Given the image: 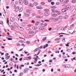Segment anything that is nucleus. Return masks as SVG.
Returning a JSON list of instances; mask_svg holds the SVG:
<instances>
[{"label": "nucleus", "mask_w": 76, "mask_h": 76, "mask_svg": "<svg viewBox=\"0 0 76 76\" xmlns=\"http://www.w3.org/2000/svg\"><path fill=\"white\" fill-rule=\"evenodd\" d=\"M47 39V38H46V37H44L43 39H42V41H45V40H46V39Z\"/></svg>", "instance_id": "22"}, {"label": "nucleus", "mask_w": 76, "mask_h": 76, "mask_svg": "<svg viewBox=\"0 0 76 76\" xmlns=\"http://www.w3.org/2000/svg\"><path fill=\"white\" fill-rule=\"evenodd\" d=\"M54 2H51V4H52V5H54Z\"/></svg>", "instance_id": "44"}, {"label": "nucleus", "mask_w": 76, "mask_h": 76, "mask_svg": "<svg viewBox=\"0 0 76 76\" xmlns=\"http://www.w3.org/2000/svg\"><path fill=\"white\" fill-rule=\"evenodd\" d=\"M67 10H68L67 9H66L65 8L64 9L62 10V12H66V11H67Z\"/></svg>", "instance_id": "5"}, {"label": "nucleus", "mask_w": 76, "mask_h": 76, "mask_svg": "<svg viewBox=\"0 0 76 76\" xmlns=\"http://www.w3.org/2000/svg\"><path fill=\"white\" fill-rule=\"evenodd\" d=\"M24 53H25V54H27V53H28V52H25V51H24Z\"/></svg>", "instance_id": "59"}, {"label": "nucleus", "mask_w": 76, "mask_h": 76, "mask_svg": "<svg viewBox=\"0 0 76 76\" xmlns=\"http://www.w3.org/2000/svg\"><path fill=\"white\" fill-rule=\"evenodd\" d=\"M44 26H47V24L45 23L44 24Z\"/></svg>", "instance_id": "55"}, {"label": "nucleus", "mask_w": 76, "mask_h": 76, "mask_svg": "<svg viewBox=\"0 0 76 76\" xmlns=\"http://www.w3.org/2000/svg\"><path fill=\"white\" fill-rule=\"evenodd\" d=\"M37 42H39V39H37L35 41V42H37Z\"/></svg>", "instance_id": "46"}, {"label": "nucleus", "mask_w": 76, "mask_h": 76, "mask_svg": "<svg viewBox=\"0 0 76 76\" xmlns=\"http://www.w3.org/2000/svg\"><path fill=\"white\" fill-rule=\"evenodd\" d=\"M56 13H57L58 15H60V12L57 10L56 11Z\"/></svg>", "instance_id": "18"}, {"label": "nucleus", "mask_w": 76, "mask_h": 76, "mask_svg": "<svg viewBox=\"0 0 76 76\" xmlns=\"http://www.w3.org/2000/svg\"><path fill=\"white\" fill-rule=\"evenodd\" d=\"M10 20L11 22H13L14 21V20H13V18L12 17H11L10 18Z\"/></svg>", "instance_id": "17"}, {"label": "nucleus", "mask_w": 76, "mask_h": 76, "mask_svg": "<svg viewBox=\"0 0 76 76\" xmlns=\"http://www.w3.org/2000/svg\"><path fill=\"white\" fill-rule=\"evenodd\" d=\"M39 23V22H37L36 23V25H38Z\"/></svg>", "instance_id": "40"}, {"label": "nucleus", "mask_w": 76, "mask_h": 76, "mask_svg": "<svg viewBox=\"0 0 76 76\" xmlns=\"http://www.w3.org/2000/svg\"><path fill=\"white\" fill-rule=\"evenodd\" d=\"M0 22H1V23H0V25H1V24H3V21H1Z\"/></svg>", "instance_id": "39"}, {"label": "nucleus", "mask_w": 76, "mask_h": 76, "mask_svg": "<svg viewBox=\"0 0 76 76\" xmlns=\"http://www.w3.org/2000/svg\"><path fill=\"white\" fill-rule=\"evenodd\" d=\"M26 12L27 13H28V12H29V10H26Z\"/></svg>", "instance_id": "62"}, {"label": "nucleus", "mask_w": 76, "mask_h": 76, "mask_svg": "<svg viewBox=\"0 0 76 76\" xmlns=\"http://www.w3.org/2000/svg\"><path fill=\"white\" fill-rule=\"evenodd\" d=\"M72 3H75L76 2V0H73L72 1Z\"/></svg>", "instance_id": "30"}, {"label": "nucleus", "mask_w": 76, "mask_h": 76, "mask_svg": "<svg viewBox=\"0 0 76 76\" xmlns=\"http://www.w3.org/2000/svg\"><path fill=\"white\" fill-rule=\"evenodd\" d=\"M10 65L11 66H12L13 65V63L12 62H10Z\"/></svg>", "instance_id": "43"}, {"label": "nucleus", "mask_w": 76, "mask_h": 76, "mask_svg": "<svg viewBox=\"0 0 76 76\" xmlns=\"http://www.w3.org/2000/svg\"><path fill=\"white\" fill-rule=\"evenodd\" d=\"M29 70V69H28V68H26L24 70V73H26V72H27V71Z\"/></svg>", "instance_id": "3"}, {"label": "nucleus", "mask_w": 76, "mask_h": 76, "mask_svg": "<svg viewBox=\"0 0 76 76\" xmlns=\"http://www.w3.org/2000/svg\"><path fill=\"white\" fill-rule=\"evenodd\" d=\"M44 27H41L39 28V30H44Z\"/></svg>", "instance_id": "11"}, {"label": "nucleus", "mask_w": 76, "mask_h": 76, "mask_svg": "<svg viewBox=\"0 0 76 76\" xmlns=\"http://www.w3.org/2000/svg\"><path fill=\"white\" fill-rule=\"evenodd\" d=\"M56 5H59V4H60V3H59V2H57L56 3Z\"/></svg>", "instance_id": "41"}, {"label": "nucleus", "mask_w": 76, "mask_h": 76, "mask_svg": "<svg viewBox=\"0 0 76 76\" xmlns=\"http://www.w3.org/2000/svg\"><path fill=\"white\" fill-rule=\"evenodd\" d=\"M59 18L60 19H62V17H61V16H60L59 17Z\"/></svg>", "instance_id": "54"}, {"label": "nucleus", "mask_w": 76, "mask_h": 76, "mask_svg": "<svg viewBox=\"0 0 76 76\" xmlns=\"http://www.w3.org/2000/svg\"><path fill=\"white\" fill-rule=\"evenodd\" d=\"M41 4H42V5H44L45 4V2H41Z\"/></svg>", "instance_id": "37"}, {"label": "nucleus", "mask_w": 76, "mask_h": 76, "mask_svg": "<svg viewBox=\"0 0 76 76\" xmlns=\"http://www.w3.org/2000/svg\"><path fill=\"white\" fill-rule=\"evenodd\" d=\"M23 3L26 5H28V2L26 0H24Z\"/></svg>", "instance_id": "1"}, {"label": "nucleus", "mask_w": 76, "mask_h": 76, "mask_svg": "<svg viewBox=\"0 0 76 76\" xmlns=\"http://www.w3.org/2000/svg\"><path fill=\"white\" fill-rule=\"evenodd\" d=\"M36 18H42L40 16H38Z\"/></svg>", "instance_id": "49"}, {"label": "nucleus", "mask_w": 76, "mask_h": 76, "mask_svg": "<svg viewBox=\"0 0 76 76\" xmlns=\"http://www.w3.org/2000/svg\"><path fill=\"white\" fill-rule=\"evenodd\" d=\"M44 11L45 12H48V11H49V10H48V9H45L44 10Z\"/></svg>", "instance_id": "25"}, {"label": "nucleus", "mask_w": 76, "mask_h": 76, "mask_svg": "<svg viewBox=\"0 0 76 76\" xmlns=\"http://www.w3.org/2000/svg\"><path fill=\"white\" fill-rule=\"evenodd\" d=\"M8 40H12L13 39L12 38H8Z\"/></svg>", "instance_id": "45"}, {"label": "nucleus", "mask_w": 76, "mask_h": 76, "mask_svg": "<svg viewBox=\"0 0 76 76\" xmlns=\"http://www.w3.org/2000/svg\"><path fill=\"white\" fill-rule=\"evenodd\" d=\"M20 74L21 76H22L23 75V73H22L21 72H20Z\"/></svg>", "instance_id": "58"}, {"label": "nucleus", "mask_w": 76, "mask_h": 76, "mask_svg": "<svg viewBox=\"0 0 76 76\" xmlns=\"http://www.w3.org/2000/svg\"><path fill=\"white\" fill-rule=\"evenodd\" d=\"M63 39H62V42H66V41H65V38L64 37Z\"/></svg>", "instance_id": "21"}, {"label": "nucleus", "mask_w": 76, "mask_h": 76, "mask_svg": "<svg viewBox=\"0 0 76 76\" xmlns=\"http://www.w3.org/2000/svg\"><path fill=\"white\" fill-rule=\"evenodd\" d=\"M39 50V48H37L36 49L34 50V52H36V51H37L38 50Z\"/></svg>", "instance_id": "16"}, {"label": "nucleus", "mask_w": 76, "mask_h": 76, "mask_svg": "<svg viewBox=\"0 0 76 76\" xmlns=\"http://www.w3.org/2000/svg\"><path fill=\"white\" fill-rule=\"evenodd\" d=\"M68 17V15H66L64 17V19H67Z\"/></svg>", "instance_id": "23"}, {"label": "nucleus", "mask_w": 76, "mask_h": 76, "mask_svg": "<svg viewBox=\"0 0 76 76\" xmlns=\"http://www.w3.org/2000/svg\"><path fill=\"white\" fill-rule=\"evenodd\" d=\"M23 10V8H21L20 9V12H22V11Z\"/></svg>", "instance_id": "20"}, {"label": "nucleus", "mask_w": 76, "mask_h": 76, "mask_svg": "<svg viewBox=\"0 0 76 76\" xmlns=\"http://www.w3.org/2000/svg\"><path fill=\"white\" fill-rule=\"evenodd\" d=\"M31 22H32V23H35V21L34 20H32Z\"/></svg>", "instance_id": "61"}, {"label": "nucleus", "mask_w": 76, "mask_h": 76, "mask_svg": "<svg viewBox=\"0 0 76 76\" xmlns=\"http://www.w3.org/2000/svg\"><path fill=\"white\" fill-rule=\"evenodd\" d=\"M67 51H68V52H70V49H67Z\"/></svg>", "instance_id": "42"}, {"label": "nucleus", "mask_w": 76, "mask_h": 76, "mask_svg": "<svg viewBox=\"0 0 76 76\" xmlns=\"http://www.w3.org/2000/svg\"><path fill=\"white\" fill-rule=\"evenodd\" d=\"M10 60L11 61L13 62L14 61V59H13L12 58L10 59Z\"/></svg>", "instance_id": "34"}, {"label": "nucleus", "mask_w": 76, "mask_h": 76, "mask_svg": "<svg viewBox=\"0 0 76 76\" xmlns=\"http://www.w3.org/2000/svg\"><path fill=\"white\" fill-rule=\"evenodd\" d=\"M33 4L34 6H37L38 5V3H36V2H34V3Z\"/></svg>", "instance_id": "19"}, {"label": "nucleus", "mask_w": 76, "mask_h": 76, "mask_svg": "<svg viewBox=\"0 0 76 76\" xmlns=\"http://www.w3.org/2000/svg\"><path fill=\"white\" fill-rule=\"evenodd\" d=\"M20 61H22V58H21L19 59Z\"/></svg>", "instance_id": "63"}, {"label": "nucleus", "mask_w": 76, "mask_h": 76, "mask_svg": "<svg viewBox=\"0 0 76 76\" xmlns=\"http://www.w3.org/2000/svg\"><path fill=\"white\" fill-rule=\"evenodd\" d=\"M19 7H17L15 9V11L16 12H18V11H19Z\"/></svg>", "instance_id": "6"}, {"label": "nucleus", "mask_w": 76, "mask_h": 76, "mask_svg": "<svg viewBox=\"0 0 76 76\" xmlns=\"http://www.w3.org/2000/svg\"><path fill=\"white\" fill-rule=\"evenodd\" d=\"M57 7H56L55 6H52L51 7V8H52V9H56Z\"/></svg>", "instance_id": "33"}, {"label": "nucleus", "mask_w": 76, "mask_h": 76, "mask_svg": "<svg viewBox=\"0 0 76 76\" xmlns=\"http://www.w3.org/2000/svg\"><path fill=\"white\" fill-rule=\"evenodd\" d=\"M31 56H30L28 57H26L25 58L26 59V58H28V60H31Z\"/></svg>", "instance_id": "15"}, {"label": "nucleus", "mask_w": 76, "mask_h": 76, "mask_svg": "<svg viewBox=\"0 0 76 76\" xmlns=\"http://www.w3.org/2000/svg\"><path fill=\"white\" fill-rule=\"evenodd\" d=\"M75 20V17L71 19V21H73Z\"/></svg>", "instance_id": "35"}, {"label": "nucleus", "mask_w": 76, "mask_h": 76, "mask_svg": "<svg viewBox=\"0 0 76 76\" xmlns=\"http://www.w3.org/2000/svg\"><path fill=\"white\" fill-rule=\"evenodd\" d=\"M14 25L15 26H16V27H17L18 26V24H17V23H14Z\"/></svg>", "instance_id": "31"}, {"label": "nucleus", "mask_w": 76, "mask_h": 76, "mask_svg": "<svg viewBox=\"0 0 76 76\" xmlns=\"http://www.w3.org/2000/svg\"><path fill=\"white\" fill-rule=\"evenodd\" d=\"M66 8L67 9H70L71 8V7L70 5H67L66 6Z\"/></svg>", "instance_id": "14"}, {"label": "nucleus", "mask_w": 76, "mask_h": 76, "mask_svg": "<svg viewBox=\"0 0 76 76\" xmlns=\"http://www.w3.org/2000/svg\"><path fill=\"white\" fill-rule=\"evenodd\" d=\"M66 68H67V67H70V66L69 64L66 65Z\"/></svg>", "instance_id": "29"}, {"label": "nucleus", "mask_w": 76, "mask_h": 76, "mask_svg": "<svg viewBox=\"0 0 76 76\" xmlns=\"http://www.w3.org/2000/svg\"><path fill=\"white\" fill-rule=\"evenodd\" d=\"M11 27L13 29H16V28L15 27V26H13V25Z\"/></svg>", "instance_id": "36"}, {"label": "nucleus", "mask_w": 76, "mask_h": 76, "mask_svg": "<svg viewBox=\"0 0 76 76\" xmlns=\"http://www.w3.org/2000/svg\"><path fill=\"white\" fill-rule=\"evenodd\" d=\"M36 8L37 9H42V8L41 7H36Z\"/></svg>", "instance_id": "13"}, {"label": "nucleus", "mask_w": 76, "mask_h": 76, "mask_svg": "<svg viewBox=\"0 0 76 76\" xmlns=\"http://www.w3.org/2000/svg\"><path fill=\"white\" fill-rule=\"evenodd\" d=\"M73 60H74L76 61V58L75 57L74 58H73Z\"/></svg>", "instance_id": "64"}, {"label": "nucleus", "mask_w": 76, "mask_h": 76, "mask_svg": "<svg viewBox=\"0 0 76 76\" xmlns=\"http://www.w3.org/2000/svg\"><path fill=\"white\" fill-rule=\"evenodd\" d=\"M55 41H58V40H59V39H58V38H57L55 39Z\"/></svg>", "instance_id": "48"}, {"label": "nucleus", "mask_w": 76, "mask_h": 76, "mask_svg": "<svg viewBox=\"0 0 76 76\" xmlns=\"http://www.w3.org/2000/svg\"><path fill=\"white\" fill-rule=\"evenodd\" d=\"M47 66H48L47 64H45L44 65V66H45V67H47Z\"/></svg>", "instance_id": "57"}, {"label": "nucleus", "mask_w": 76, "mask_h": 76, "mask_svg": "<svg viewBox=\"0 0 76 76\" xmlns=\"http://www.w3.org/2000/svg\"><path fill=\"white\" fill-rule=\"evenodd\" d=\"M26 29L27 30H29V31L30 30H31V29L30 28H29V27H26Z\"/></svg>", "instance_id": "32"}, {"label": "nucleus", "mask_w": 76, "mask_h": 76, "mask_svg": "<svg viewBox=\"0 0 76 76\" xmlns=\"http://www.w3.org/2000/svg\"><path fill=\"white\" fill-rule=\"evenodd\" d=\"M18 28L19 29V30H20V31H23V28L21 27L20 26H18Z\"/></svg>", "instance_id": "2"}, {"label": "nucleus", "mask_w": 76, "mask_h": 76, "mask_svg": "<svg viewBox=\"0 0 76 76\" xmlns=\"http://www.w3.org/2000/svg\"><path fill=\"white\" fill-rule=\"evenodd\" d=\"M53 0H48V2H51Z\"/></svg>", "instance_id": "56"}, {"label": "nucleus", "mask_w": 76, "mask_h": 76, "mask_svg": "<svg viewBox=\"0 0 76 76\" xmlns=\"http://www.w3.org/2000/svg\"><path fill=\"white\" fill-rule=\"evenodd\" d=\"M16 20H17V21H19V19L18 18H16Z\"/></svg>", "instance_id": "38"}, {"label": "nucleus", "mask_w": 76, "mask_h": 76, "mask_svg": "<svg viewBox=\"0 0 76 76\" xmlns=\"http://www.w3.org/2000/svg\"><path fill=\"white\" fill-rule=\"evenodd\" d=\"M58 20V18H56L54 19V21L55 22H57Z\"/></svg>", "instance_id": "12"}, {"label": "nucleus", "mask_w": 76, "mask_h": 76, "mask_svg": "<svg viewBox=\"0 0 76 76\" xmlns=\"http://www.w3.org/2000/svg\"><path fill=\"white\" fill-rule=\"evenodd\" d=\"M51 10H52V13H56V12H57V10H56L52 9Z\"/></svg>", "instance_id": "4"}, {"label": "nucleus", "mask_w": 76, "mask_h": 76, "mask_svg": "<svg viewBox=\"0 0 76 76\" xmlns=\"http://www.w3.org/2000/svg\"><path fill=\"white\" fill-rule=\"evenodd\" d=\"M17 46H20V44H19V43H17Z\"/></svg>", "instance_id": "51"}, {"label": "nucleus", "mask_w": 76, "mask_h": 76, "mask_svg": "<svg viewBox=\"0 0 76 76\" xmlns=\"http://www.w3.org/2000/svg\"><path fill=\"white\" fill-rule=\"evenodd\" d=\"M26 43H27V44H29V41H27L26 42Z\"/></svg>", "instance_id": "60"}, {"label": "nucleus", "mask_w": 76, "mask_h": 76, "mask_svg": "<svg viewBox=\"0 0 76 76\" xmlns=\"http://www.w3.org/2000/svg\"><path fill=\"white\" fill-rule=\"evenodd\" d=\"M37 28V27L34 26V27H33V29H36Z\"/></svg>", "instance_id": "26"}, {"label": "nucleus", "mask_w": 76, "mask_h": 76, "mask_svg": "<svg viewBox=\"0 0 76 76\" xmlns=\"http://www.w3.org/2000/svg\"><path fill=\"white\" fill-rule=\"evenodd\" d=\"M25 16H26V17H28V16H29V14H28L26 13H25Z\"/></svg>", "instance_id": "27"}, {"label": "nucleus", "mask_w": 76, "mask_h": 76, "mask_svg": "<svg viewBox=\"0 0 76 76\" xmlns=\"http://www.w3.org/2000/svg\"><path fill=\"white\" fill-rule=\"evenodd\" d=\"M57 15L56 14H53L52 15V17H56Z\"/></svg>", "instance_id": "9"}, {"label": "nucleus", "mask_w": 76, "mask_h": 76, "mask_svg": "<svg viewBox=\"0 0 76 76\" xmlns=\"http://www.w3.org/2000/svg\"><path fill=\"white\" fill-rule=\"evenodd\" d=\"M45 22H49V20H45Z\"/></svg>", "instance_id": "50"}, {"label": "nucleus", "mask_w": 76, "mask_h": 76, "mask_svg": "<svg viewBox=\"0 0 76 76\" xmlns=\"http://www.w3.org/2000/svg\"><path fill=\"white\" fill-rule=\"evenodd\" d=\"M64 68H66V65H64L62 66Z\"/></svg>", "instance_id": "28"}, {"label": "nucleus", "mask_w": 76, "mask_h": 76, "mask_svg": "<svg viewBox=\"0 0 76 76\" xmlns=\"http://www.w3.org/2000/svg\"><path fill=\"white\" fill-rule=\"evenodd\" d=\"M45 16H48L50 15V13L49 12H45Z\"/></svg>", "instance_id": "10"}, {"label": "nucleus", "mask_w": 76, "mask_h": 76, "mask_svg": "<svg viewBox=\"0 0 76 76\" xmlns=\"http://www.w3.org/2000/svg\"><path fill=\"white\" fill-rule=\"evenodd\" d=\"M52 62H53L52 60H50L49 61V63H52Z\"/></svg>", "instance_id": "53"}, {"label": "nucleus", "mask_w": 76, "mask_h": 76, "mask_svg": "<svg viewBox=\"0 0 76 76\" xmlns=\"http://www.w3.org/2000/svg\"><path fill=\"white\" fill-rule=\"evenodd\" d=\"M42 47H43V46L42 45L41 46L39 47V48H40V49H42Z\"/></svg>", "instance_id": "47"}, {"label": "nucleus", "mask_w": 76, "mask_h": 76, "mask_svg": "<svg viewBox=\"0 0 76 76\" xmlns=\"http://www.w3.org/2000/svg\"><path fill=\"white\" fill-rule=\"evenodd\" d=\"M8 55H9V54L8 53H7L5 54L6 56H8Z\"/></svg>", "instance_id": "52"}, {"label": "nucleus", "mask_w": 76, "mask_h": 76, "mask_svg": "<svg viewBox=\"0 0 76 76\" xmlns=\"http://www.w3.org/2000/svg\"><path fill=\"white\" fill-rule=\"evenodd\" d=\"M48 45V44H46V45H44L43 46V48L44 49H45V47H47Z\"/></svg>", "instance_id": "8"}, {"label": "nucleus", "mask_w": 76, "mask_h": 76, "mask_svg": "<svg viewBox=\"0 0 76 76\" xmlns=\"http://www.w3.org/2000/svg\"><path fill=\"white\" fill-rule=\"evenodd\" d=\"M19 2L20 4H22V0H20Z\"/></svg>", "instance_id": "24"}, {"label": "nucleus", "mask_w": 76, "mask_h": 76, "mask_svg": "<svg viewBox=\"0 0 76 76\" xmlns=\"http://www.w3.org/2000/svg\"><path fill=\"white\" fill-rule=\"evenodd\" d=\"M10 57V56H5V59L6 60H8V59H9V58Z\"/></svg>", "instance_id": "7"}]
</instances>
